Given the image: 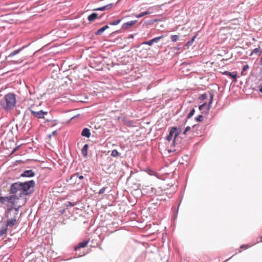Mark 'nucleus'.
Listing matches in <instances>:
<instances>
[{"label": "nucleus", "instance_id": "obj_51", "mask_svg": "<svg viewBox=\"0 0 262 262\" xmlns=\"http://www.w3.org/2000/svg\"><path fill=\"white\" fill-rule=\"evenodd\" d=\"M51 121V120H50V119H46V121H45V122H49V121Z\"/></svg>", "mask_w": 262, "mask_h": 262}, {"label": "nucleus", "instance_id": "obj_23", "mask_svg": "<svg viewBox=\"0 0 262 262\" xmlns=\"http://www.w3.org/2000/svg\"><path fill=\"white\" fill-rule=\"evenodd\" d=\"M198 34H196L190 40H189L186 45V46L189 47L191 46L193 43L195 39L197 37Z\"/></svg>", "mask_w": 262, "mask_h": 262}, {"label": "nucleus", "instance_id": "obj_48", "mask_svg": "<svg viewBox=\"0 0 262 262\" xmlns=\"http://www.w3.org/2000/svg\"><path fill=\"white\" fill-rule=\"evenodd\" d=\"M180 49H181V47H179V46H178V47H176V50H179Z\"/></svg>", "mask_w": 262, "mask_h": 262}, {"label": "nucleus", "instance_id": "obj_38", "mask_svg": "<svg viewBox=\"0 0 262 262\" xmlns=\"http://www.w3.org/2000/svg\"><path fill=\"white\" fill-rule=\"evenodd\" d=\"M6 201V196H0V203L4 204Z\"/></svg>", "mask_w": 262, "mask_h": 262}, {"label": "nucleus", "instance_id": "obj_54", "mask_svg": "<svg viewBox=\"0 0 262 262\" xmlns=\"http://www.w3.org/2000/svg\"><path fill=\"white\" fill-rule=\"evenodd\" d=\"M128 124H129V125H130L131 124H132V121H129V122H128Z\"/></svg>", "mask_w": 262, "mask_h": 262}, {"label": "nucleus", "instance_id": "obj_53", "mask_svg": "<svg viewBox=\"0 0 262 262\" xmlns=\"http://www.w3.org/2000/svg\"><path fill=\"white\" fill-rule=\"evenodd\" d=\"M230 259H231V258H228V259H227L226 260L224 261V262H227V261H228Z\"/></svg>", "mask_w": 262, "mask_h": 262}, {"label": "nucleus", "instance_id": "obj_3", "mask_svg": "<svg viewBox=\"0 0 262 262\" xmlns=\"http://www.w3.org/2000/svg\"><path fill=\"white\" fill-rule=\"evenodd\" d=\"M21 190L23 191L25 195H30L33 192V190H31V188H33L35 185L34 180H30L24 182H20Z\"/></svg>", "mask_w": 262, "mask_h": 262}, {"label": "nucleus", "instance_id": "obj_43", "mask_svg": "<svg viewBox=\"0 0 262 262\" xmlns=\"http://www.w3.org/2000/svg\"><path fill=\"white\" fill-rule=\"evenodd\" d=\"M66 211V209H62L59 210V212L60 214H63Z\"/></svg>", "mask_w": 262, "mask_h": 262}, {"label": "nucleus", "instance_id": "obj_6", "mask_svg": "<svg viewBox=\"0 0 262 262\" xmlns=\"http://www.w3.org/2000/svg\"><path fill=\"white\" fill-rule=\"evenodd\" d=\"M20 182H16L12 183L10 186L9 193L15 194L18 191L21 190Z\"/></svg>", "mask_w": 262, "mask_h": 262}, {"label": "nucleus", "instance_id": "obj_46", "mask_svg": "<svg viewBox=\"0 0 262 262\" xmlns=\"http://www.w3.org/2000/svg\"><path fill=\"white\" fill-rule=\"evenodd\" d=\"M259 64L262 66V55H261V58L260 59Z\"/></svg>", "mask_w": 262, "mask_h": 262}, {"label": "nucleus", "instance_id": "obj_41", "mask_svg": "<svg viewBox=\"0 0 262 262\" xmlns=\"http://www.w3.org/2000/svg\"><path fill=\"white\" fill-rule=\"evenodd\" d=\"M13 209H14V207H13V205L8 206L7 208V210H8V211H10L11 212L13 210Z\"/></svg>", "mask_w": 262, "mask_h": 262}, {"label": "nucleus", "instance_id": "obj_45", "mask_svg": "<svg viewBox=\"0 0 262 262\" xmlns=\"http://www.w3.org/2000/svg\"><path fill=\"white\" fill-rule=\"evenodd\" d=\"M258 242H262V236H260L259 237V241H257L256 243H258Z\"/></svg>", "mask_w": 262, "mask_h": 262}, {"label": "nucleus", "instance_id": "obj_4", "mask_svg": "<svg viewBox=\"0 0 262 262\" xmlns=\"http://www.w3.org/2000/svg\"><path fill=\"white\" fill-rule=\"evenodd\" d=\"M210 101L207 104L206 103H204L199 106V110L202 112V113H207L210 108V105L212 103L214 94L213 93L209 92Z\"/></svg>", "mask_w": 262, "mask_h": 262}, {"label": "nucleus", "instance_id": "obj_49", "mask_svg": "<svg viewBox=\"0 0 262 262\" xmlns=\"http://www.w3.org/2000/svg\"><path fill=\"white\" fill-rule=\"evenodd\" d=\"M181 201H182V199L180 201V203H179V204L178 205V207H179V206L180 205V203H181ZM178 209H179V207H178V208H177V211H178Z\"/></svg>", "mask_w": 262, "mask_h": 262}, {"label": "nucleus", "instance_id": "obj_17", "mask_svg": "<svg viewBox=\"0 0 262 262\" xmlns=\"http://www.w3.org/2000/svg\"><path fill=\"white\" fill-rule=\"evenodd\" d=\"M109 28V26L108 25H105L103 27H101V28L99 29L96 32L95 34L96 35H101L105 30H106L107 29Z\"/></svg>", "mask_w": 262, "mask_h": 262}, {"label": "nucleus", "instance_id": "obj_16", "mask_svg": "<svg viewBox=\"0 0 262 262\" xmlns=\"http://www.w3.org/2000/svg\"><path fill=\"white\" fill-rule=\"evenodd\" d=\"M89 148V145L88 144H85L84 145L83 147L81 149V155L84 158L87 157L88 156V150Z\"/></svg>", "mask_w": 262, "mask_h": 262}, {"label": "nucleus", "instance_id": "obj_8", "mask_svg": "<svg viewBox=\"0 0 262 262\" xmlns=\"http://www.w3.org/2000/svg\"><path fill=\"white\" fill-rule=\"evenodd\" d=\"M17 222V217L13 215V217L8 219L6 223V226L8 227H13Z\"/></svg>", "mask_w": 262, "mask_h": 262}, {"label": "nucleus", "instance_id": "obj_30", "mask_svg": "<svg viewBox=\"0 0 262 262\" xmlns=\"http://www.w3.org/2000/svg\"><path fill=\"white\" fill-rule=\"evenodd\" d=\"M195 109L194 108H192L189 113H188V116H187V118L189 119V118H191L193 115H194V113H195Z\"/></svg>", "mask_w": 262, "mask_h": 262}, {"label": "nucleus", "instance_id": "obj_26", "mask_svg": "<svg viewBox=\"0 0 262 262\" xmlns=\"http://www.w3.org/2000/svg\"><path fill=\"white\" fill-rule=\"evenodd\" d=\"M121 19H118L113 21L109 23V24L112 26H116L118 25L121 21Z\"/></svg>", "mask_w": 262, "mask_h": 262}, {"label": "nucleus", "instance_id": "obj_19", "mask_svg": "<svg viewBox=\"0 0 262 262\" xmlns=\"http://www.w3.org/2000/svg\"><path fill=\"white\" fill-rule=\"evenodd\" d=\"M16 199V195L14 194H12V195L6 196V200L9 202L11 203L12 205L14 204L13 200Z\"/></svg>", "mask_w": 262, "mask_h": 262}, {"label": "nucleus", "instance_id": "obj_10", "mask_svg": "<svg viewBox=\"0 0 262 262\" xmlns=\"http://www.w3.org/2000/svg\"><path fill=\"white\" fill-rule=\"evenodd\" d=\"M137 20H134L123 23L122 25L121 28L123 30H127L137 23Z\"/></svg>", "mask_w": 262, "mask_h": 262}, {"label": "nucleus", "instance_id": "obj_15", "mask_svg": "<svg viewBox=\"0 0 262 262\" xmlns=\"http://www.w3.org/2000/svg\"><path fill=\"white\" fill-rule=\"evenodd\" d=\"M89 242V239L80 242L77 246L75 247V248H74L75 250L77 251L78 249H79L80 248L85 247L87 246Z\"/></svg>", "mask_w": 262, "mask_h": 262}, {"label": "nucleus", "instance_id": "obj_27", "mask_svg": "<svg viewBox=\"0 0 262 262\" xmlns=\"http://www.w3.org/2000/svg\"><path fill=\"white\" fill-rule=\"evenodd\" d=\"M146 171L149 175L150 176H155L156 174V172L155 171L149 168H146Z\"/></svg>", "mask_w": 262, "mask_h": 262}, {"label": "nucleus", "instance_id": "obj_13", "mask_svg": "<svg viewBox=\"0 0 262 262\" xmlns=\"http://www.w3.org/2000/svg\"><path fill=\"white\" fill-rule=\"evenodd\" d=\"M113 6V3L108 4L105 6L103 7H99L94 9V11H105L107 10L110 9Z\"/></svg>", "mask_w": 262, "mask_h": 262}, {"label": "nucleus", "instance_id": "obj_39", "mask_svg": "<svg viewBox=\"0 0 262 262\" xmlns=\"http://www.w3.org/2000/svg\"><path fill=\"white\" fill-rule=\"evenodd\" d=\"M75 205H76V203H72L71 202H68V204L67 205V207H68L69 206H70V207H74Z\"/></svg>", "mask_w": 262, "mask_h": 262}, {"label": "nucleus", "instance_id": "obj_11", "mask_svg": "<svg viewBox=\"0 0 262 262\" xmlns=\"http://www.w3.org/2000/svg\"><path fill=\"white\" fill-rule=\"evenodd\" d=\"M27 46H24L22 47L14 50L13 52H12L8 56L7 58H11L15 55H16L18 54L19 53H20L24 49H25Z\"/></svg>", "mask_w": 262, "mask_h": 262}, {"label": "nucleus", "instance_id": "obj_34", "mask_svg": "<svg viewBox=\"0 0 262 262\" xmlns=\"http://www.w3.org/2000/svg\"><path fill=\"white\" fill-rule=\"evenodd\" d=\"M107 189V187H103L100 189L98 192L99 194H101L104 193L105 191Z\"/></svg>", "mask_w": 262, "mask_h": 262}, {"label": "nucleus", "instance_id": "obj_44", "mask_svg": "<svg viewBox=\"0 0 262 262\" xmlns=\"http://www.w3.org/2000/svg\"><path fill=\"white\" fill-rule=\"evenodd\" d=\"M134 38V35L133 34H130L128 36L127 38Z\"/></svg>", "mask_w": 262, "mask_h": 262}, {"label": "nucleus", "instance_id": "obj_5", "mask_svg": "<svg viewBox=\"0 0 262 262\" xmlns=\"http://www.w3.org/2000/svg\"><path fill=\"white\" fill-rule=\"evenodd\" d=\"M181 132V129L178 128L176 126L172 127L169 131V135L166 137V140L168 141L171 140L173 136L174 135V139L173 141V144H174L176 138L179 136Z\"/></svg>", "mask_w": 262, "mask_h": 262}, {"label": "nucleus", "instance_id": "obj_12", "mask_svg": "<svg viewBox=\"0 0 262 262\" xmlns=\"http://www.w3.org/2000/svg\"><path fill=\"white\" fill-rule=\"evenodd\" d=\"M102 17V15L98 17V14L97 13H92L90 15H89L88 17V19L89 21H93L95 20L96 18L101 19Z\"/></svg>", "mask_w": 262, "mask_h": 262}, {"label": "nucleus", "instance_id": "obj_25", "mask_svg": "<svg viewBox=\"0 0 262 262\" xmlns=\"http://www.w3.org/2000/svg\"><path fill=\"white\" fill-rule=\"evenodd\" d=\"M121 155L116 149H114L112 151L111 156L113 157H117Z\"/></svg>", "mask_w": 262, "mask_h": 262}, {"label": "nucleus", "instance_id": "obj_29", "mask_svg": "<svg viewBox=\"0 0 262 262\" xmlns=\"http://www.w3.org/2000/svg\"><path fill=\"white\" fill-rule=\"evenodd\" d=\"M76 177V178L78 179L79 180L82 181L84 179V177L80 174L79 172H76L75 173Z\"/></svg>", "mask_w": 262, "mask_h": 262}, {"label": "nucleus", "instance_id": "obj_28", "mask_svg": "<svg viewBox=\"0 0 262 262\" xmlns=\"http://www.w3.org/2000/svg\"><path fill=\"white\" fill-rule=\"evenodd\" d=\"M204 117L202 115H199L196 116L194 118L195 120L197 122H201L203 120Z\"/></svg>", "mask_w": 262, "mask_h": 262}, {"label": "nucleus", "instance_id": "obj_40", "mask_svg": "<svg viewBox=\"0 0 262 262\" xmlns=\"http://www.w3.org/2000/svg\"><path fill=\"white\" fill-rule=\"evenodd\" d=\"M190 130V127L189 126H187L184 129L183 132V134L186 135L187 132Z\"/></svg>", "mask_w": 262, "mask_h": 262}, {"label": "nucleus", "instance_id": "obj_22", "mask_svg": "<svg viewBox=\"0 0 262 262\" xmlns=\"http://www.w3.org/2000/svg\"><path fill=\"white\" fill-rule=\"evenodd\" d=\"M223 74L226 75H228V76H230L231 77L233 78L234 79H235L236 78V77H237L236 73H235L234 72H228V71H225L223 73Z\"/></svg>", "mask_w": 262, "mask_h": 262}, {"label": "nucleus", "instance_id": "obj_20", "mask_svg": "<svg viewBox=\"0 0 262 262\" xmlns=\"http://www.w3.org/2000/svg\"><path fill=\"white\" fill-rule=\"evenodd\" d=\"M8 230V227L6 224H3L0 229V236H2L4 234L7 233Z\"/></svg>", "mask_w": 262, "mask_h": 262}, {"label": "nucleus", "instance_id": "obj_35", "mask_svg": "<svg viewBox=\"0 0 262 262\" xmlns=\"http://www.w3.org/2000/svg\"><path fill=\"white\" fill-rule=\"evenodd\" d=\"M249 68V66L247 64H245L244 65L243 67V68H242V74H244L243 73L244 71L247 70Z\"/></svg>", "mask_w": 262, "mask_h": 262}, {"label": "nucleus", "instance_id": "obj_31", "mask_svg": "<svg viewBox=\"0 0 262 262\" xmlns=\"http://www.w3.org/2000/svg\"><path fill=\"white\" fill-rule=\"evenodd\" d=\"M170 38L172 42H176L179 38V36L177 35H171Z\"/></svg>", "mask_w": 262, "mask_h": 262}, {"label": "nucleus", "instance_id": "obj_36", "mask_svg": "<svg viewBox=\"0 0 262 262\" xmlns=\"http://www.w3.org/2000/svg\"><path fill=\"white\" fill-rule=\"evenodd\" d=\"M11 211H8V210H6L5 212V214H4V215L7 218H8L9 217V216L11 215Z\"/></svg>", "mask_w": 262, "mask_h": 262}, {"label": "nucleus", "instance_id": "obj_14", "mask_svg": "<svg viewBox=\"0 0 262 262\" xmlns=\"http://www.w3.org/2000/svg\"><path fill=\"white\" fill-rule=\"evenodd\" d=\"M91 135V134L90 129L87 127L84 128L82 129L81 133V135L82 137H85L88 138L90 137Z\"/></svg>", "mask_w": 262, "mask_h": 262}, {"label": "nucleus", "instance_id": "obj_18", "mask_svg": "<svg viewBox=\"0 0 262 262\" xmlns=\"http://www.w3.org/2000/svg\"><path fill=\"white\" fill-rule=\"evenodd\" d=\"M77 178H76V175L74 173V174H72V176H71L69 179H67V182H71L72 184H75L76 183H77Z\"/></svg>", "mask_w": 262, "mask_h": 262}, {"label": "nucleus", "instance_id": "obj_50", "mask_svg": "<svg viewBox=\"0 0 262 262\" xmlns=\"http://www.w3.org/2000/svg\"><path fill=\"white\" fill-rule=\"evenodd\" d=\"M56 132H57V131L55 130V131L53 132L52 134L55 135L56 134Z\"/></svg>", "mask_w": 262, "mask_h": 262}, {"label": "nucleus", "instance_id": "obj_32", "mask_svg": "<svg viewBox=\"0 0 262 262\" xmlns=\"http://www.w3.org/2000/svg\"><path fill=\"white\" fill-rule=\"evenodd\" d=\"M13 210H14V212H13V215L17 217L18 214L19 213V207L14 208Z\"/></svg>", "mask_w": 262, "mask_h": 262}, {"label": "nucleus", "instance_id": "obj_2", "mask_svg": "<svg viewBox=\"0 0 262 262\" xmlns=\"http://www.w3.org/2000/svg\"><path fill=\"white\" fill-rule=\"evenodd\" d=\"M16 95L14 93H9L5 95L0 100L1 107L6 111L12 110L16 105Z\"/></svg>", "mask_w": 262, "mask_h": 262}, {"label": "nucleus", "instance_id": "obj_9", "mask_svg": "<svg viewBox=\"0 0 262 262\" xmlns=\"http://www.w3.org/2000/svg\"><path fill=\"white\" fill-rule=\"evenodd\" d=\"M35 174V172L32 170H26L20 174V177L32 178Z\"/></svg>", "mask_w": 262, "mask_h": 262}, {"label": "nucleus", "instance_id": "obj_52", "mask_svg": "<svg viewBox=\"0 0 262 262\" xmlns=\"http://www.w3.org/2000/svg\"><path fill=\"white\" fill-rule=\"evenodd\" d=\"M17 147H15L14 150H13L12 152H14L16 149H17Z\"/></svg>", "mask_w": 262, "mask_h": 262}, {"label": "nucleus", "instance_id": "obj_47", "mask_svg": "<svg viewBox=\"0 0 262 262\" xmlns=\"http://www.w3.org/2000/svg\"><path fill=\"white\" fill-rule=\"evenodd\" d=\"M259 91L261 93H262V85L259 87Z\"/></svg>", "mask_w": 262, "mask_h": 262}, {"label": "nucleus", "instance_id": "obj_1", "mask_svg": "<svg viewBox=\"0 0 262 262\" xmlns=\"http://www.w3.org/2000/svg\"><path fill=\"white\" fill-rule=\"evenodd\" d=\"M29 112H30L31 116H33L38 119H44L45 118V116L48 114V112H46L43 110H40L36 112L31 108H29L28 111H26L24 113L23 116V120L25 122V124L23 127L28 126L29 128H30V125L32 124V121Z\"/></svg>", "mask_w": 262, "mask_h": 262}, {"label": "nucleus", "instance_id": "obj_42", "mask_svg": "<svg viewBox=\"0 0 262 262\" xmlns=\"http://www.w3.org/2000/svg\"><path fill=\"white\" fill-rule=\"evenodd\" d=\"M248 247V245H245V244L242 245L240 246V248H241V249H242V248H247Z\"/></svg>", "mask_w": 262, "mask_h": 262}, {"label": "nucleus", "instance_id": "obj_21", "mask_svg": "<svg viewBox=\"0 0 262 262\" xmlns=\"http://www.w3.org/2000/svg\"><path fill=\"white\" fill-rule=\"evenodd\" d=\"M261 53H262V50H261L260 47L259 46L258 48H255L253 50V51H252V52L251 53V55H252L253 54H256L258 56H259L261 54Z\"/></svg>", "mask_w": 262, "mask_h": 262}, {"label": "nucleus", "instance_id": "obj_7", "mask_svg": "<svg viewBox=\"0 0 262 262\" xmlns=\"http://www.w3.org/2000/svg\"><path fill=\"white\" fill-rule=\"evenodd\" d=\"M163 37V35H161L158 37L153 38L152 39L143 42L141 45H147L148 46H152L155 43H157L161 38Z\"/></svg>", "mask_w": 262, "mask_h": 262}, {"label": "nucleus", "instance_id": "obj_37", "mask_svg": "<svg viewBox=\"0 0 262 262\" xmlns=\"http://www.w3.org/2000/svg\"><path fill=\"white\" fill-rule=\"evenodd\" d=\"M23 61V58L18 59V60H12L11 62L13 63H20L21 62H22Z\"/></svg>", "mask_w": 262, "mask_h": 262}, {"label": "nucleus", "instance_id": "obj_24", "mask_svg": "<svg viewBox=\"0 0 262 262\" xmlns=\"http://www.w3.org/2000/svg\"><path fill=\"white\" fill-rule=\"evenodd\" d=\"M149 14V12L147 11H144V12H141V13H140L139 14H138L137 15H136L135 16L137 18H141V17L144 16H145V15H147V14Z\"/></svg>", "mask_w": 262, "mask_h": 262}, {"label": "nucleus", "instance_id": "obj_33", "mask_svg": "<svg viewBox=\"0 0 262 262\" xmlns=\"http://www.w3.org/2000/svg\"><path fill=\"white\" fill-rule=\"evenodd\" d=\"M207 93H204L203 94H202L199 97V99H200V100H204L205 99H206L207 98Z\"/></svg>", "mask_w": 262, "mask_h": 262}]
</instances>
